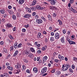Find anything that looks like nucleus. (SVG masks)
<instances>
[{
	"label": "nucleus",
	"mask_w": 77,
	"mask_h": 77,
	"mask_svg": "<svg viewBox=\"0 0 77 77\" xmlns=\"http://www.w3.org/2000/svg\"><path fill=\"white\" fill-rule=\"evenodd\" d=\"M43 21L41 19H36V23L37 24H41L42 23Z\"/></svg>",
	"instance_id": "1"
},
{
	"label": "nucleus",
	"mask_w": 77,
	"mask_h": 77,
	"mask_svg": "<svg viewBox=\"0 0 77 77\" xmlns=\"http://www.w3.org/2000/svg\"><path fill=\"white\" fill-rule=\"evenodd\" d=\"M47 68L46 67L43 68L42 70V74L45 73V72L47 71Z\"/></svg>",
	"instance_id": "2"
},
{
	"label": "nucleus",
	"mask_w": 77,
	"mask_h": 77,
	"mask_svg": "<svg viewBox=\"0 0 77 77\" xmlns=\"http://www.w3.org/2000/svg\"><path fill=\"white\" fill-rule=\"evenodd\" d=\"M31 16L32 15L30 14H26L24 15V18H29L31 17Z\"/></svg>",
	"instance_id": "3"
},
{
	"label": "nucleus",
	"mask_w": 77,
	"mask_h": 77,
	"mask_svg": "<svg viewBox=\"0 0 77 77\" xmlns=\"http://www.w3.org/2000/svg\"><path fill=\"white\" fill-rule=\"evenodd\" d=\"M70 10L71 11L73 12V13H77V11L76 10L74 9V8H72V7H71L70 8Z\"/></svg>",
	"instance_id": "4"
},
{
	"label": "nucleus",
	"mask_w": 77,
	"mask_h": 77,
	"mask_svg": "<svg viewBox=\"0 0 77 77\" xmlns=\"http://www.w3.org/2000/svg\"><path fill=\"white\" fill-rule=\"evenodd\" d=\"M58 58L60 59L61 60H64V57L62 56H61V55L60 54H59L58 55Z\"/></svg>",
	"instance_id": "5"
},
{
	"label": "nucleus",
	"mask_w": 77,
	"mask_h": 77,
	"mask_svg": "<svg viewBox=\"0 0 77 77\" xmlns=\"http://www.w3.org/2000/svg\"><path fill=\"white\" fill-rule=\"evenodd\" d=\"M55 37L56 39H59V34L58 33H56Z\"/></svg>",
	"instance_id": "6"
},
{
	"label": "nucleus",
	"mask_w": 77,
	"mask_h": 77,
	"mask_svg": "<svg viewBox=\"0 0 77 77\" xmlns=\"http://www.w3.org/2000/svg\"><path fill=\"white\" fill-rule=\"evenodd\" d=\"M25 2V0H19V5H22Z\"/></svg>",
	"instance_id": "7"
},
{
	"label": "nucleus",
	"mask_w": 77,
	"mask_h": 77,
	"mask_svg": "<svg viewBox=\"0 0 77 77\" xmlns=\"http://www.w3.org/2000/svg\"><path fill=\"white\" fill-rule=\"evenodd\" d=\"M56 2H57L56 0L54 1V0H52L51 2V3L52 5H55V4L56 3Z\"/></svg>",
	"instance_id": "8"
},
{
	"label": "nucleus",
	"mask_w": 77,
	"mask_h": 77,
	"mask_svg": "<svg viewBox=\"0 0 77 77\" xmlns=\"http://www.w3.org/2000/svg\"><path fill=\"white\" fill-rule=\"evenodd\" d=\"M33 71L35 73H37L38 72V69L36 67H34L33 69Z\"/></svg>",
	"instance_id": "9"
},
{
	"label": "nucleus",
	"mask_w": 77,
	"mask_h": 77,
	"mask_svg": "<svg viewBox=\"0 0 77 77\" xmlns=\"http://www.w3.org/2000/svg\"><path fill=\"white\" fill-rule=\"evenodd\" d=\"M18 51H16L14 53V54L13 55V56L14 57H15L18 54Z\"/></svg>",
	"instance_id": "10"
},
{
	"label": "nucleus",
	"mask_w": 77,
	"mask_h": 77,
	"mask_svg": "<svg viewBox=\"0 0 77 77\" xmlns=\"http://www.w3.org/2000/svg\"><path fill=\"white\" fill-rule=\"evenodd\" d=\"M30 50L32 52V53H35V49H34L33 48H30Z\"/></svg>",
	"instance_id": "11"
},
{
	"label": "nucleus",
	"mask_w": 77,
	"mask_h": 77,
	"mask_svg": "<svg viewBox=\"0 0 77 77\" xmlns=\"http://www.w3.org/2000/svg\"><path fill=\"white\" fill-rule=\"evenodd\" d=\"M47 57L45 56L43 58V62H45L46 60H47Z\"/></svg>",
	"instance_id": "12"
},
{
	"label": "nucleus",
	"mask_w": 77,
	"mask_h": 77,
	"mask_svg": "<svg viewBox=\"0 0 77 77\" xmlns=\"http://www.w3.org/2000/svg\"><path fill=\"white\" fill-rule=\"evenodd\" d=\"M65 67H66L68 69V68H70L71 67V66L70 65H69V64L68 63H66L65 65Z\"/></svg>",
	"instance_id": "13"
},
{
	"label": "nucleus",
	"mask_w": 77,
	"mask_h": 77,
	"mask_svg": "<svg viewBox=\"0 0 77 77\" xmlns=\"http://www.w3.org/2000/svg\"><path fill=\"white\" fill-rule=\"evenodd\" d=\"M17 45H18V43L17 42H16L15 43L14 45V47L16 49L17 48V47L18 46Z\"/></svg>",
	"instance_id": "14"
},
{
	"label": "nucleus",
	"mask_w": 77,
	"mask_h": 77,
	"mask_svg": "<svg viewBox=\"0 0 77 77\" xmlns=\"http://www.w3.org/2000/svg\"><path fill=\"white\" fill-rule=\"evenodd\" d=\"M41 33L40 32H39L37 35V38L38 39L41 38Z\"/></svg>",
	"instance_id": "15"
},
{
	"label": "nucleus",
	"mask_w": 77,
	"mask_h": 77,
	"mask_svg": "<svg viewBox=\"0 0 77 77\" xmlns=\"http://www.w3.org/2000/svg\"><path fill=\"white\" fill-rule=\"evenodd\" d=\"M31 9L32 10V11H35V10H36V7H32Z\"/></svg>",
	"instance_id": "16"
},
{
	"label": "nucleus",
	"mask_w": 77,
	"mask_h": 77,
	"mask_svg": "<svg viewBox=\"0 0 77 77\" xmlns=\"http://www.w3.org/2000/svg\"><path fill=\"white\" fill-rule=\"evenodd\" d=\"M36 0H34L31 5L32 6H34V5H35V4H36Z\"/></svg>",
	"instance_id": "17"
},
{
	"label": "nucleus",
	"mask_w": 77,
	"mask_h": 77,
	"mask_svg": "<svg viewBox=\"0 0 77 77\" xmlns=\"http://www.w3.org/2000/svg\"><path fill=\"white\" fill-rule=\"evenodd\" d=\"M7 68H8V69H9L10 70H11V71L13 70V68H12V67H11L10 66H8Z\"/></svg>",
	"instance_id": "18"
},
{
	"label": "nucleus",
	"mask_w": 77,
	"mask_h": 77,
	"mask_svg": "<svg viewBox=\"0 0 77 77\" xmlns=\"http://www.w3.org/2000/svg\"><path fill=\"white\" fill-rule=\"evenodd\" d=\"M60 72L59 71H57L56 72H55V74L56 75H60Z\"/></svg>",
	"instance_id": "19"
},
{
	"label": "nucleus",
	"mask_w": 77,
	"mask_h": 77,
	"mask_svg": "<svg viewBox=\"0 0 77 77\" xmlns=\"http://www.w3.org/2000/svg\"><path fill=\"white\" fill-rule=\"evenodd\" d=\"M68 69L66 67L64 66L63 69V71H66V70H67Z\"/></svg>",
	"instance_id": "20"
},
{
	"label": "nucleus",
	"mask_w": 77,
	"mask_h": 77,
	"mask_svg": "<svg viewBox=\"0 0 77 77\" xmlns=\"http://www.w3.org/2000/svg\"><path fill=\"white\" fill-rule=\"evenodd\" d=\"M69 44H70V45H71L72 44H75V42H73L72 41H71V42H69Z\"/></svg>",
	"instance_id": "21"
},
{
	"label": "nucleus",
	"mask_w": 77,
	"mask_h": 77,
	"mask_svg": "<svg viewBox=\"0 0 77 77\" xmlns=\"http://www.w3.org/2000/svg\"><path fill=\"white\" fill-rule=\"evenodd\" d=\"M48 19L49 20H50V21H51V16L50 14H48Z\"/></svg>",
	"instance_id": "22"
},
{
	"label": "nucleus",
	"mask_w": 77,
	"mask_h": 77,
	"mask_svg": "<svg viewBox=\"0 0 77 77\" xmlns=\"http://www.w3.org/2000/svg\"><path fill=\"white\" fill-rule=\"evenodd\" d=\"M61 41L62 42H65V38L64 37H63L61 38Z\"/></svg>",
	"instance_id": "23"
},
{
	"label": "nucleus",
	"mask_w": 77,
	"mask_h": 77,
	"mask_svg": "<svg viewBox=\"0 0 77 77\" xmlns=\"http://www.w3.org/2000/svg\"><path fill=\"white\" fill-rule=\"evenodd\" d=\"M12 18L14 20H15L17 18L16 16L15 15H13L12 16Z\"/></svg>",
	"instance_id": "24"
},
{
	"label": "nucleus",
	"mask_w": 77,
	"mask_h": 77,
	"mask_svg": "<svg viewBox=\"0 0 77 77\" xmlns=\"http://www.w3.org/2000/svg\"><path fill=\"white\" fill-rule=\"evenodd\" d=\"M21 65H20L19 66L15 65V67L16 68H18V69H19V68H21Z\"/></svg>",
	"instance_id": "25"
},
{
	"label": "nucleus",
	"mask_w": 77,
	"mask_h": 77,
	"mask_svg": "<svg viewBox=\"0 0 77 77\" xmlns=\"http://www.w3.org/2000/svg\"><path fill=\"white\" fill-rule=\"evenodd\" d=\"M1 13L2 14H4L5 13V11L4 10L2 9L1 10Z\"/></svg>",
	"instance_id": "26"
},
{
	"label": "nucleus",
	"mask_w": 77,
	"mask_h": 77,
	"mask_svg": "<svg viewBox=\"0 0 77 77\" xmlns=\"http://www.w3.org/2000/svg\"><path fill=\"white\" fill-rule=\"evenodd\" d=\"M4 51L5 53H8V49L6 48H4Z\"/></svg>",
	"instance_id": "27"
},
{
	"label": "nucleus",
	"mask_w": 77,
	"mask_h": 77,
	"mask_svg": "<svg viewBox=\"0 0 77 77\" xmlns=\"http://www.w3.org/2000/svg\"><path fill=\"white\" fill-rule=\"evenodd\" d=\"M21 46H22V44H21V43H20L18 45L17 47L18 48H21Z\"/></svg>",
	"instance_id": "28"
},
{
	"label": "nucleus",
	"mask_w": 77,
	"mask_h": 77,
	"mask_svg": "<svg viewBox=\"0 0 77 77\" xmlns=\"http://www.w3.org/2000/svg\"><path fill=\"white\" fill-rule=\"evenodd\" d=\"M58 21L59 22L60 25H62V21H60V20H58Z\"/></svg>",
	"instance_id": "29"
},
{
	"label": "nucleus",
	"mask_w": 77,
	"mask_h": 77,
	"mask_svg": "<svg viewBox=\"0 0 77 77\" xmlns=\"http://www.w3.org/2000/svg\"><path fill=\"white\" fill-rule=\"evenodd\" d=\"M54 40V38L53 37H51L50 38V40L51 41H53Z\"/></svg>",
	"instance_id": "30"
},
{
	"label": "nucleus",
	"mask_w": 77,
	"mask_h": 77,
	"mask_svg": "<svg viewBox=\"0 0 77 77\" xmlns=\"http://www.w3.org/2000/svg\"><path fill=\"white\" fill-rule=\"evenodd\" d=\"M41 6H40L38 5L36 6V9H40Z\"/></svg>",
	"instance_id": "31"
},
{
	"label": "nucleus",
	"mask_w": 77,
	"mask_h": 77,
	"mask_svg": "<svg viewBox=\"0 0 77 77\" xmlns=\"http://www.w3.org/2000/svg\"><path fill=\"white\" fill-rule=\"evenodd\" d=\"M73 60L75 62H77V58L74 57L73 58Z\"/></svg>",
	"instance_id": "32"
},
{
	"label": "nucleus",
	"mask_w": 77,
	"mask_h": 77,
	"mask_svg": "<svg viewBox=\"0 0 77 77\" xmlns=\"http://www.w3.org/2000/svg\"><path fill=\"white\" fill-rule=\"evenodd\" d=\"M37 53H38V54H41V51L40 50H38L37 52Z\"/></svg>",
	"instance_id": "33"
},
{
	"label": "nucleus",
	"mask_w": 77,
	"mask_h": 77,
	"mask_svg": "<svg viewBox=\"0 0 77 77\" xmlns=\"http://www.w3.org/2000/svg\"><path fill=\"white\" fill-rule=\"evenodd\" d=\"M55 8V7H52L50 6V9H54Z\"/></svg>",
	"instance_id": "34"
},
{
	"label": "nucleus",
	"mask_w": 77,
	"mask_h": 77,
	"mask_svg": "<svg viewBox=\"0 0 77 77\" xmlns=\"http://www.w3.org/2000/svg\"><path fill=\"white\" fill-rule=\"evenodd\" d=\"M24 62H25V63H27V62H28V60L26 59H24Z\"/></svg>",
	"instance_id": "35"
},
{
	"label": "nucleus",
	"mask_w": 77,
	"mask_h": 77,
	"mask_svg": "<svg viewBox=\"0 0 77 77\" xmlns=\"http://www.w3.org/2000/svg\"><path fill=\"white\" fill-rule=\"evenodd\" d=\"M43 50H45L46 49H47V46H45L43 48Z\"/></svg>",
	"instance_id": "36"
},
{
	"label": "nucleus",
	"mask_w": 77,
	"mask_h": 77,
	"mask_svg": "<svg viewBox=\"0 0 77 77\" xmlns=\"http://www.w3.org/2000/svg\"><path fill=\"white\" fill-rule=\"evenodd\" d=\"M54 61L56 63H58L59 62V60L57 59H55Z\"/></svg>",
	"instance_id": "37"
},
{
	"label": "nucleus",
	"mask_w": 77,
	"mask_h": 77,
	"mask_svg": "<svg viewBox=\"0 0 77 77\" xmlns=\"http://www.w3.org/2000/svg\"><path fill=\"white\" fill-rule=\"evenodd\" d=\"M14 50V48L12 47H11L10 48V51H12Z\"/></svg>",
	"instance_id": "38"
},
{
	"label": "nucleus",
	"mask_w": 77,
	"mask_h": 77,
	"mask_svg": "<svg viewBox=\"0 0 77 77\" xmlns=\"http://www.w3.org/2000/svg\"><path fill=\"white\" fill-rule=\"evenodd\" d=\"M7 75H8V74L6 73H5L3 75V76H4L5 77H6L7 76Z\"/></svg>",
	"instance_id": "39"
},
{
	"label": "nucleus",
	"mask_w": 77,
	"mask_h": 77,
	"mask_svg": "<svg viewBox=\"0 0 77 77\" xmlns=\"http://www.w3.org/2000/svg\"><path fill=\"white\" fill-rule=\"evenodd\" d=\"M35 18L37 19V20H38V18H39V16L38 15H36L35 17Z\"/></svg>",
	"instance_id": "40"
},
{
	"label": "nucleus",
	"mask_w": 77,
	"mask_h": 77,
	"mask_svg": "<svg viewBox=\"0 0 77 77\" xmlns=\"http://www.w3.org/2000/svg\"><path fill=\"white\" fill-rule=\"evenodd\" d=\"M70 72H73V70L72 69H69Z\"/></svg>",
	"instance_id": "41"
},
{
	"label": "nucleus",
	"mask_w": 77,
	"mask_h": 77,
	"mask_svg": "<svg viewBox=\"0 0 77 77\" xmlns=\"http://www.w3.org/2000/svg\"><path fill=\"white\" fill-rule=\"evenodd\" d=\"M63 33L64 34L65 33H66V30H65V29H64L63 30Z\"/></svg>",
	"instance_id": "42"
},
{
	"label": "nucleus",
	"mask_w": 77,
	"mask_h": 77,
	"mask_svg": "<svg viewBox=\"0 0 77 77\" xmlns=\"http://www.w3.org/2000/svg\"><path fill=\"white\" fill-rule=\"evenodd\" d=\"M72 69H74V68H75V66L74 65H72Z\"/></svg>",
	"instance_id": "43"
},
{
	"label": "nucleus",
	"mask_w": 77,
	"mask_h": 77,
	"mask_svg": "<svg viewBox=\"0 0 77 77\" xmlns=\"http://www.w3.org/2000/svg\"><path fill=\"white\" fill-rule=\"evenodd\" d=\"M28 56L30 58H32V54H30Z\"/></svg>",
	"instance_id": "44"
},
{
	"label": "nucleus",
	"mask_w": 77,
	"mask_h": 77,
	"mask_svg": "<svg viewBox=\"0 0 77 77\" xmlns=\"http://www.w3.org/2000/svg\"><path fill=\"white\" fill-rule=\"evenodd\" d=\"M26 72H27L28 73H30V70L29 69H27L26 70Z\"/></svg>",
	"instance_id": "45"
},
{
	"label": "nucleus",
	"mask_w": 77,
	"mask_h": 77,
	"mask_svg": "<svg viewBox=\"0 0 77 77\" xmlns=\"http://www.w3.org/2000/svg\"><path fill=\"white\" fill-rule=\"evenodd\" d=\"M6 26L8 27H11V25L10 24H7Z\"/></svg>",
	"instance_id": "46"
},
{
	"label": "nucleus",
	"mask_w": 77,
	"mask_h": 77,
	"mask_svg": "<svg viewBox=\"0 0 77 77\" xmlns=\"http://www.w3.org/2000/svg\"><path fill=\"white\" fill-rule=\"evenodd\" d=\"M42 19L43 20H44V21H45V18H44V17H41Z\"/></svg>",
	"instance_id": "47"
},
{
	"label": "nucleus",
	"mask_w": 77,
	"mask_h": 77,
	"mask_svg": "<svg viewBox=\"0 0 77 77\" xmlns=\"http://www.w3.org/2000/svg\"><path fill=\"white\" fill-rule=\"evenodd\" d=\"M39 60H40V57H37V61H39Z\"/></svg>",
	"instance_id": "48"
},
{
	"label": "nucleus",
	"mask_w": 77,
	"mask_h": 77,
	"mask_svg": "<svg viewBox=\"0 0 77 77\" xmlns=\"http://www.w3.org/2000/svg\"><path fill=\"white\" fill-rule=\"evenodd\" d=\"M30 53H29V52L28 51H26L25 52V54H29Z\"/></svg>",
	"instance_id": "49"
},
{
	"label": "nucleus",
	"mask_w": 77,
	"mask_h": 77,
	"mask_svg": "<svg viewBox=\"0 0 77 77\" xmlns=\"http://www.w3.org/2000/svg\"><path fill=\"white\" fill-rule=\"evenodd\" d=\"M32 15L33 16H35V15H36V13L35 12H34L33 13H32Z\"/></svg>",
	"instance_id": "50"
},
{
	"label": "nucleus",
	"mask_w": 77,
	"mask_h": 77,
	"mask_svg": "<svg viewBox=\"0 0 77 77\" xmlns=\"http://www.w3.org/2000/svg\"><path fill=\"white\" fill-rule=\"evenodd\" d=\"M22 66H23V69L24 70L26 69V66H24V65H23Z\"/></svg>",
	"instance_id": "51"
},
{
	"label": "nucleus",
	"mask_w": 77,
	"mask_h": 77,
	"mask_svg": "<svg viewBox=\"0 0 77 77\" xmlns=\"http://www.w3.org/2000/svg\"><path fill=\"white\" fill-rule=\"evenodd\" d=\"M55 72V69H53L51 71V72H52V73H54Z\"/></svg>",
	"instance_id": "52"
},
{
	"label": "nucleus",
	"mask_w": 77,
	"mask_h": 77,
	"mask_svg": "<svg viewBox=\"0 0 77 77\" xmlns=\"http://www.w3.org/2000/svg\"><path fill=\"white\" fill-rule=\"evenodd\" d=\"M24 27L26 28H27V27H29V25L28 24L27 25H25Z\"/></svg>",
	"instance_id": "53"
},
{
	"label": "nucleus",
	"mask_w": 77,
	"mask_h": 77,
	"mask_svg": "<svg viewBox=\"0 0 77 77\" xmlns=\"http://www.w3.org/2000/svg\"><path fill=\"white\" fill-rule=\"evenodd\" d=\"M0 44L1 45H3L4 44V42H3V41H1L0 42Z\"/></svg>",
	"instance_id": "54"
},
{
	"label": "nucleus",
	"mask_w": 77,
	"mask_h": 77,
	"mask_svg": "<svg viewBox=\"0 0 77 77\" xmlns=\"http://www.w3.org/2000/svg\"><path fill=\"white\" fill-rule=\"evenodd\" d=\"M10 39H14V38H13V37L11 35H10L9 36Z\"/></svg>",
	"instance_id": "55"
},
{
	"label": "nucleus",
	"mask_w": 77,
	"mask_h": 77,
	"mask_svg": "<svg viewBox=\"0 0 77 77\" xmlns=\"http://www.w3.org/2000/svg\"><path fill=\"white\" fill-rule=\"evenodd\" d=\"M56 15H57L56 14L54 13V14H53V17H56Z\"/></svg>",
	"instance_id": "56"
},
{
	"label": "nucleus",
	"mask_w": 77,
	"mask_h": 77,
	"mask_svg": "<svg viewBox=\"0 0 77 77\" xmlns=\"http://www.w3.org/2000/svg\"><path fill=\"white\" fill-rule=\"evenodd\" d=\"M8 8L9 9H11L12 8V6L11 5H9L8 6Z\"/></svg>",
	"instance_id": "57"
},
{
	"label": "nucleus",
	"mask_w": 77,
	"mask_h": 77,
	"mask_svg": "<svg viewBox=\"0 0 77 77\" xmlns=\"http://www.w3.org/2000/svg\"><path fill=\"white\" fill-rule=\"evenodd\" d=\"M10 14H14V11H13L12 10H10Z\"/></svg>",
	"instance_id": "58"
},
{
	"label": "nucleus",
	"mask_w": 77,
	"mask_h": 77,
	"mask_svg": "<svg viewBox=\"0 0 77 77\" xmlns=\"http://www.w3.org/2000/svg\"><path fill=\"white\" fill-rule=\"evenodd\" d=\"M13 31L15 32L16 30V27H14V28L13 29Z\"/></svg>",
	"instance_id": "59"
},
{
	"label": "nucleus",
	"mask_w": 77,
	"mask_h": 77,
	"mask_svg": "<svg viewBox=\"0 0 77 77\" xmlns=\"http://www.w3.org/2000/svg\"><path fill=\"white\" fill-rule=\"evenodd\" d=\"M56 54H57V53L54 52L53 54V56H54H54H55V55H56Z\"/></svg>",
	"instance_id": "60"
},
{
	"label": "nucleus",
	"mask_w": 77,
	"mask_h": 77,
	"mask_svg": "<svg viewBox=\"0 0 77 77\" xmlns=\"http://www.w3.org/2000/svg\"><path fill=\"white\" fill-rule=\"evenodd\" d=\"M22 31L23 32H26V29H22Z\"/></svg>",
	"instance_id": "61"
},
{
	"label": "nucleus",
	"mask_w": 77,
	"mask_h": 77,
	"mask_svg": "<svg viewBox=\"0 0 77 77\" xmlns=\"http://www.w3.org/2000/svg\"><path fill=\"white\" fill-rule=\"evenodd\" d=\"M47 75V73H44L42 75L43 76H45V75Z\"/></svg>",
	"instance_id": "62"
},
{
	"label": "nucleus",
	"mask_w": 77,
	"mask_h": 77,
	"mask_svg": "<svg viewBox=\"0 0 77 77\" xmlns=\"http://www.w3.org/2000/svg\"><path fill=\"white\" fill-rule=\"evenodd\" d=\"M65 61L67 62V61H68V58L66 57H65Z\"/></svg>",
	"instance_id": "63"
},
{
	"label": "nucleus",
	"mask_w": 77,
	"mask_h": 77,
	"mask_svg": "<svg viewBox=\"0 0 77 77\" xmlns=\"http://www.w3.org/2000/svg\"><path fill=\"white\" fill-rule=\"evenodd\" d=\"M45 42H48V39L47 38H46L45 39Z\"/></svg>",
	"instance_id": "64"
}]
</instances>
